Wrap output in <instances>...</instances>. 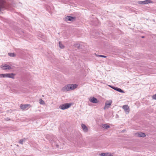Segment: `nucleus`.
<instances>
[{
    "label": "nucleus",
    "mask_w": 156,
    "mask_h": 156,
    "mask_svg": "<svg viewBox=\"0 0 156 156\" xmlns=\"http://www.w3.org/2000/svg\"><path fill=\"white\" fill-rule=\"evenodd\" d=\"M78 85L76 84H69L65 85L61 89L62 92H66L74 90L77 87Z\"/></svg>",
    "instance_id": "nucleus-1"
},
{
    "label": "nucleus",
    "mask_w": 156,
    "mask_h": 156,
    "mask_svg": "<svg viewBox=\"0 0 156 156\" xmlns=\"http://www.w3.org/2000/svg\"><path fill=\"white\" fill-rule=\"evenodd\" d=\"M7 5L4 0H0V11L8 7Z\"/></svg>",
    "instance_id": "nucleus-2"
},
{
    "label": "nucleus",
    "mask_w": 156,
    "mask_h": 156,
    "mask_svg": "<svg viewBox=\"0 0 156 156\" xmlns=\"http://www.w3.org/2000/svg\"><path fill=\"white\" fill-rule=\"evenodd\" d=\"M15 74L13 73L0 74V77H8L12 79L14 78Z\"/></svg>",
    "instance_id": "nucleus-3"
},
{
    "label": "nucleus",
    "mask_w": 156,
    "mask_h": 156,
    "mask_svg": "<svg viewBox=\"0 0 156 156\" xmlns=\"http://www.w3.org/2000/svg\"><path fill=\"white\" fill-rule=\"evenodd\" d=\"M71 105V103H66L62 105L59 106V108L62 110H64L69 108Z\"/></svg>",
    "instance_id": "nucleus-4"
},
{
    "label": "nucleus",
    "mask_w": 156,
    "mask_h": 156,
    "mask_svg": "<svg viewBox=\"0 0 156 156\" xmlns=\"http://www.w3.org/2000/svg\"><path fill=\"white\" fill-rule=\"evenodd\" d=\"M153 2L151 0H146L144 1H139L138 3L140 4L145 5L148 3H152Z\"/></svg>",
    "instance_id": "nucleus-5"
},
{
    "label": "nucleus",
    "mask_w": 156,
    "mask_h": 156,
    "mask_svg": "<svg viewBox=\"0 0 156 156\" xmlns=\"http://www.w3.org/2000/svg\"><path fill=\"white\" fill-rule=\"evenodd\" d=\"M76 19L75 17H72L71 16H67L65 18V20L66 21H71L73 22Z\"/></svg>",
    "instance_id": "nucleus-6"
},
{
    "label": "nucleus",
    "mask_w": 156,
    "mask_h": 156,
    "mask_svg": "<svg viewBox=\"0 0 156 156\" xmlns=\"http://www.w3.org/2000/svg\"><path fill=\"white\" fill-rule=\"evenodd\" d=\"M122 108H123L126 112V114H128L129 112V107L127 105H125L122 106Z\"/></svg>",
    "instance_id": "nucleus-7"
},
{
    "label": "nucleus",
    "mask_w": 156,
    "mask_h": 156,
    "mask_svg": "<svg viewBox=\"0 0 156 156\" xmlns=\"http://www.w3.org/2000/svg\"><path fill=\"white\" fill-rule=\"evenodd\" d=\"M112 104V101L109 100L107 101L105 103V106L104 109H105L106 108H109Z\"/></svg>",
    "instance_id": "nucleus-8"
},
{
    "label": "nucleus",
    "mask_w": 156,
    "mask_h": 156,
    "mask_svg": "<svg viewBox=\"0 0 156 156\" xmlns=\"http://www.w3.org/2000/svg\"><path fill=\"white\" fill-rule=\"evenodd\" d=\"M1 68H2V69L4 70L12 69V67L10 66L7 64L1 66Z\"/></svg>",
    "instance_id": "nucleus-9"
},
{
    "label": "nucleus",
    "mask_w": 156,
    "mask_h": 156,
    "mask_svg": "<svg viewBox=\"0 0 156 156\" xmlns=\"http://www.w3.org/2000/svg\"><path fill=\"white\" fill-rule=\"evenodd\" d=\"M110 87H111L113 89H114V90H115L121 93H124V92L120 88L116 87H115L114 86H112L109 85Z\"/></svg>",
    "instance_id": "nucleus-10"
},
{
    "label": "nucleus",
    "mask_w": 156,
    "mask_h": 156,
    "mask_svg": "<svg viewBox=\"0 0 156 156\" xmlns=\"http://www.w3.org/2000/svg\"><path fill=\"white\" fill-rule=\"evenodd\" d=\"M89 100L91 102L93 103H97L99 102L97 99L94 97H90L89 99Z\"/></svg>",
    "instance_id": "nucleus-11"
},
{
    "label": "nucleus",
    "mask_w": 156,
    "mask_h": 156,
    "mask_svg": "<svg viewBox=\"0 0 156 156\" xmlns=\"http://www.w3.org/2000/svg\"><path fill=\"white\" fill-rule=\"evenodd\" d=\"M136 135L138 136L142 137H144L146 135L145 133L142 132L137 133L135 134Z\"/></svg>",
    "instance_id": "nucleus-12"
},
{
    "label": "nucleus",
    "mask_w": 156,
    "mask_h": 156,
    "mask_svg": "<svg viewBox=\"0 0 156 156\" xmlns=\"http://www.w3.org/2000/svg\"><path fill=\"white\" fill-rule=\"evenodd\" d=\"M29 106H30V105L29 104H25L23 105L21 104L20 105V107L22 109L24 110L27 108Z\"/></svg>",
    "instance_id": "nucleus-13"
},
{
    "label": "nucleus",
    "mask_w": 156,
    "mask_h": 156,
    "mask_svg": "<svg viewBox=\"0 0 156 156\" xmlns=\"http://www.w3.org/2000/svg\"><path fill=\"white\" fill-rule=\"evenodd\" d=\"M81 126L83 131H84L85 132H87L88 129L87 126L85 124H82Z\"/></svg>",
    "instance_id": "nucleus-14"
},
{
    "label": "nucleus",
    "mask_w": 156,
    "mask_h": 156,
    "mask_svg": "<svg viewBox=\"0 0 156 156\" xmlns=\"http://www.w3.org/2000/svg\"><path fill=\"white\" fill-rule=\"evenodd\" d=\"M8 55L11 57H14L16 56V55L14 53H9Z\"/></svg>",
    "instance_id": "nucleus-15"
},
{
    "label": "nucleus",
    "mask_w": 156,
    "mask_h": 156,
    "mask_svg": "<svg viewBox=\"0 0 156 156\" xmlns=\"http://www.w3.org/2000/svg\"><path fill=\"white\" fill-rule=\"evenodd\" d=\"M102 127L103 128H105L106 129H107L108 128L110 127V126L106 124H104L103 125Z\"/></svg>",
    "instance_id": "nucleus-16"
},
{
    "label": "nucleus",
    "mask_w": 156,
    "mask_h": 156,
    "mask_svg": "<svg viewBox=\"0 0 156 156\" xmlns=\"http://www.w3.org/2000/svg\"><path fill=\"white\" fill-rule=\"evenodd\" d=\"M95 55H96V56H97V57H102V58H106L107 57L106 56H105V55H97L96 54H95Z\"/></svg>",
    "instance_id": "nucleus-17"
},
{
    "label": "nucleus",
    "mask_w": 156,
    "mask_h": 156,
    "mask_svg": "<svg viewBox=\"0 0 156 156\" xmlns=\"http://www.w3.org/2000/svg\"><path fill=\"white\" fill-rule=\"evenodd\" d=\"M59 46L61 48H64V46L63 44H62L60 42H59Z\"/></svg>",
    "instance_id": "nucleus-18"
},
{
    "label": "nucleus",
    "mask_w": 156,
    "mask_h": 156,
    "mask_svg": "<svg viewBox=\"0 0 156 156\" xmlns=\"http://www.w3.org/2000/svg\"><path fill=\"white\" fill-rule=\"evenodd\" d=\"M39 101V103L41 105H44L45 104L44 101L42 99H40Z\"/></svg>",
    "instance_id": "nucleus-19"
},
{
    "label": "nucleus",
    "mask_w": 156,
    "mask_h": 156,
    "mask_svg": "<svg viewBox=\"0 0 156 156\" xmlns=\"http://www.w3.org/2000/svg\"><path fill=\"white\" fill-rule=\"evenodd\" d=\"M74 46L75 48H79L80 46V44H76L74 45Z\"/></svg>",
    "instance_id": "nucleus-20"
},
{
    "label": "nucleus",
    "mask_w": 156,
    "mask_h": 156,
    "mask_svg": "<svg viewBox=\"0 0 156 156\" xmlns=\"http://www.w3.org/2000/svg\"><path fill=\"white\" fill-rule=\"evenodd\" d=\"M25 140V139H20V140L19 141V143L23 144V141H24V140Z\"/></svg>",
    "instance_id": "nucleus-21"
},
{
    "label": "nucleus",
    "mask_w": 156,
    "mask_h": 156,
    "mask_svg": "<svg viewBox=\"0 0 156 156\" xmlns=\"http://www.w3.org/2000/svg\"><path fill=\"white\" fill-rule=\"evenodd\" d=\"M105 154H106V155H105V156H112V155L110 153H105Z\"/></svg>",
    "instance_id": "nucleus-22"
},
{
    "label": "nucleus",
    "mask_w": 156,
    "mask_h": 156,
    "mask_svg": "<svg viewBox=\"0 0 156 156\" xmlns=\"http://www.w3.org/2000/svg\"><path fill=\"white\" fill-rule=\"evenodd\" d=\"M106 155L105 153H102L101 154H100L102 156H105V155Z\"/></svg>",
    "instance_id": "nucleus-23"
},
{
    "label": "nucleus",
    "mask_w": 156,
    "mask_h": 156,
    "mask_svg": "<svg viewBox=\"0 0 156 156\" xmlns=\"http://www.w3.org/2000/svg\"><path fill=\"white\" fill-rule=\"evenodd\" d=\"M6 120L7 121L9 120H10V119L8 118H6Z\"/></svg>",
    "instance_id": "nucleus-24"
},
{
    "label": "nucleus",
    "mask_w": 156,
    "mask_h": 156,
    "mask_svg": "<svg viewBox=\"0 0 156 156\" xmlns=\"http://www.w3.org/2000/svg\"><path fill=\"white\" fill-rule=\"evenodd\" d=\"M142 37V38H144V36H143V37Z\"/></svg>",
    "instance_id": "nucleus-25"
}]
</instances>
